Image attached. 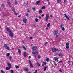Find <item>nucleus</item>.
Wrapping results in <instances>:
<instances>
[{
    "instance_id": "24",
    "label": "nucleus",
    "mask_w": 73,
    "mask_h": 73,
    "mask_svg": "<svg viewBox=\"0 0 73 73\" xmlns=\"http://www.w3.org/2000/svg\"><path fill=\"white\" fill-rule=\"evenodd\" d=\"M54 58V59H55V61H56V60H58V58H57V57H55Z\"/></svg>"
},
{
    "instance_id": "27",
    "label": "nucleus",
    "mask_w": 73,
    "mask_h": 73,
    "mask_svg": "<svg viewBox=\"0 0 73 73\" xmlns=\"http://www.w3.org/2000/svg\"><path fill=\"white\" fill-rule=\"evenodd\" d=\"M45 7L44 6L42 7V9H45Z\"/></svg>"
},
{
    "instance_id": "15",
    "label": "nucleus",
    "mask_w": 73,
    "mask_h": 73,
    "mask_svg": "<svg viewBox=\"0 0 73 73\" xmlns=\"http://www.w3.org/2000/svg\"><path fill=\"white\" fill-rule=\"evenodd\" d=\"M24 70L25 71H26V72H28V68L27 67H25V68H24Z\"/></svg>"
},
{
    "instance_id": "13",
    "label": "nucleus",
    "mask_w": 73,
    "mask_h": 73,
    "mask_svg": "<svg viewBox=\"0 0 73 73\" xmlns=\"http://www.w3.org/2000/svg\"><path fill=\"white\" fill-rule=\"evenodd\" d=\"M15 7H14V6H13L12 7V10L14 12H15Z\"/></svg>"
},
{
    "instance_id": "18",
    "label": "nucleus",
    "mask_w": 73,
    "mask_h": 73,
    "mask_svg": "<svg viewBox=\"0 0 73 73\" xmlns=\"http://www.w3.org/2000/svg\"><path fill=\"white\" fill-rule=\"evenodd\" d=\"M40 2H41L40 1H37L36 2V4L37 5H38L39 4H40Z\"/></svg>"
},
{
    "instance_id": "39",
    "label": "nucleus",
    "mask_w": 73,
    "mask_h": 73,
    "mask_svg": "<svg viewBox=\"0 0 73 73\" xmlns=\"http://www.w3.org/2000/svg\"><path fill=\"white\" fill-rule=\"evenodd\" d=\"M18 52H19V53H21V52L20 51V49H18Z\"/></svg>"
},
{
    "instance_id": "30",
    "label": "nucleus",
    "mask_w": 73,
    "mask_h": 73,
    "mask_svg": "<svg viewBox=\"0 0 73 73\" xmlns=\"http://www.w3.org/2000/svg\"><path fill=\"white\" fill-rule=\"evenodd\" d=\"M22 46H23V49H24L25 50H26V48H25V47L23 45Z\"/></svg>"
},
{
    "instance_id": "56",
    "label": "nucleus",
    "mask_w": 73,
    "mask_h": 73,
    "mask_svg": "<svg viewBox=\"0 0 73 73\" xmlns=\"http://www.w3.org/2000/svg\"><path fill=\"white\" fill-rule=\"evenodd\" d=\"M39 19H41V17L40 16H39Z\"/></svg>"
},
{
    "instance_id": "55",
    "label": "nucleus",
    "mask_w": 73,
    "mask_h": 73,
    "mask_svg": "<svg viewBox=\"0 0 73 73\" xmlns=\"http://www.w3.org/2000/svg\"><path fill=\"white\" fill-rule=\"evenodd\" d=\"M41 16L42 17H43V16H44V14H42L41 15Z\"/></svg>"
},
{
    "instance_id": "48",
    "label": "nucleus",
    "mask_w": 73,
    "mask_h": 73,
    "mask_svg": "<svg viewBox=\"0 0 73 73\" xmlns=\"http://www.w3.org/2000/svg\"><path fill=\"white\" fill-rule=\"evenodd\" d=\"M58 35H56V38H58Z\"/></svg>"
},
{
    "instance_id": "20",
    "label": "nucleus",
    "mask_w": 73,
    "mask_h": 73,
    "mask_svg": "<svg viewBox=\"0 0 73 73\" xmlns=\"http://www.w3.org/2000/svg\"><path fill=\"white\" fill-rule=\"evenodd\" d=\"M36 65L37 66H41V64H40V63L38 62L37 63Z\"/></svg>"
},
{
    "instance_id": "35",
    "label": "nucleus",
    "mask_w": 73,
    "mask_h": 73,
    "mask_svg": "<svg viewBox=\"0 0 73 73\" xmlns=\"http://www.w3.org/2000/svg\"><path fill=\"white\" fill-rule=\"evenodd\" d=\"M43 65H46V62H43Z\"/></svg>"
},
{
    "instance_id": "49",
    "label": "nucleus",
    "mask_w": 73,
    "mask_h": 73,
    "mask_svg": "<svg viewBox=\"0 0 73 73\" xmlns=\"http://www.w3.org/2000/svg\"><path fill=\"white\" fill-rule=\"evenodd\" d=\"M1 72L2 73H3V72H4V71H3V70H1Z\"/></svg>"
},
{
    "instance_id": "32",
    "label": "nucleus",
    "mask_w": 73,
    "mask_h": 73,
    "mask_svg": "<svg viewBox=\"0 0 73 73\" xmlns=\"http://www.w3.org/2000/svg\"><path fill=\"white\" fill-rule=\"evenodd\" d=\"M10 55V53H8L7 54V56H9Z\"/></svg>"
},
{
    "instance_id": "63",
    "label": "nucleus",
    "mask_w": 73,
    "mask_h": 73,
    "mask_svg": "<svg viewBox=\"0 0 73 73\" xmlns=\"http://www.w3.org/2000/svg\"><path fill=\"white\" fill-rule=\"evenodd\" d=\"M46 30H48V28H46Z\"/></svg>"
},
{
    "instance_id": "16",
    "label": "nucleus",
    "mask_w": 73,
    "mask_h": 73,
    "mask_svg": "<svg viewBox=\"0 0 73 73\" xmlns=\"http://www.w3.org/2000/svg\"><path fill=\"white\" fill-rule=\"evenodd\" d=\"M5 6H4V5L3 4H2V5H1V7L3 9H4V7Z\"/></svg>"
},
{
    "instance_id": "11",
    "label": "nucleus",
    "mask_w": 73,
    "mask_h": 73,
    "mask_svg": "<svg viewBox=\"0 0 73 73\" xmlns=\"http://www.w3.org/2000/svg\"><path fill=\"white\" fill-rule=\"evenodd\" d=\"M27 20V19H26L25 18L23 19V21L24 23H26V21Z\"/></svg>"
},
{
    "instance_id": "5",
    "label": "nucleus",
    "mask_w": 73,
    "mask_h": 73,
    "mask_svg": "<svg viewBox=\"0 0 73 73\" xmlns=\"http://www.w3.org/2000/svg\"><path fill=\"white\" fill-rule=\"evenodd\" d=\"M32 54H34L35 57H36V56L37 55V54H38V52H37V51H36L35 52H32Z\"/></svg>"
},
{
    "instance_id": "59",
    "label": "nucleus",
    "mask_w": 73,
    "mask_h": 73,
    "mask_svg": "<svg viewBox=\"0 0 73 73\" xmlns=\"http://www.w3.org/2000/svg\"><path fill=\"white\" fill-rule=\"evenodd\" d=\"M42 66H44V64H43L42 65Z\"/></svg>"
},
{
    "instance_id": "57",
    "label": "nucleus",
    "mask_w": 73,
    "mask_h": 73,
    "mask_svg": "<svg viewBox=\"0 0 73 73\" xmlns=\"http://www.w3.org/2000/svg\"><path fill=\"white\" fill-rule=\"evenodd\" d=\"M68 62L69 64H70V61H68Z\"/></svg>"
},
{
    "instance_id": "8",
    "label": "nucleus",
    "mask_w": 73,
    "mask_h": 73,
    "mask_svg": "<svg viewBox=\"0 0 73 73\" xmlns=\"http://www.w3.org/2000/svg\"><path fill=\"white\" fill-rule=\"evenodd\" d=\"M37 47L36 46H33L32 47V49L34 51V50H36V49H37Z\"/></svg>"
},
{
    "instance_id": "7",
    "label": "nucleus",
    "mask_w": 73,
    "mask_h": 73,
    "mask_svg": "<svg viewBox=\"0 0 73 73\" xmlns=\"http://www.w3.org/2000/svg\"><path fill=\"white\" fill-rule=\"evenodd\" d=\"M28 62L30 64V67H31V68H33V66L32 64V62H31L30 60H29Z\"/></svg>"
},
{
    "instance_id": "46",
    "label": "nucleus",
    "mask_w": 73,
    "mask_h": 73,
    "mask_svg": "<svg viewBox=\"0 0 73 73\" xmlns=\"http://www.w3.org/2000/svg\"><path fill=\"white\" fill-rule=\"evenodd\" d=\"M59 71L60 72H62V70H61V69H60Z\"/></svg>"
},
{
    "instance_id": "3",
    "label": "nucleus",
    "mask_w": 73,
    "mask_h": 73,
    "mask_svg": "<svg viewBox=\"0 0 73 73\" xmlns=\"http://www.w3.org/2000/svg\"><path fill=\"white\" fill-rule=\"evenodd\" d=\"M4 47H5V48L6 49H7L8 50H10V48H9L7 44H5L4 45Z\"/></svg>"
},
{
    "instance_id": "42",
    "label": "nucleus",
    "mask_w": 73,
    "mask_h": 73,
    "mask_svg": "<svg viewBox=\"0 0 73 73\" xmlns=\"http://www.w3.org/2000/svg\"><path fill=\"white\" fill-rule=\"evenodd\" d=\"M25 16H27V17H28V14H25Z\"/></svg>"
},
{
    "instance_id": "22",
    "label": "nucleus",
    "mask_w": 73,
    "mask_h": 73,
    "mask_svg": "<svg viewBox=\"0 0 73 73\" xmlns=\"http://www.w3.org/2000/svg\"><path fill=\"white\" fill-rule=\"evenodd\" d=\"M32 9L33 11H36V8L35 7H33Z\"/></svg>"
},
{
    "instance_id": "41",
    "label": "nucleus",
    "mask_w": 73,
    "mask_h": 73,
    "mask_svg": "<svg viewBox=\"0 0 73 73\" xmlns=\"http://www.w3.org/2000/svg\"><path fill=\"white\" fill-rule=\"evenodd\" d=\"M66 46H69V43H66Z\"/></svg>"
},
{
    "instance_id": "21",
    "label": "nucleus",
    "mask_w": 73,
    "mask_h": 73,
    "mask_svg": "<svg viewBox=\"0 0 73 73\" xmlns=\"http://www.w3.org/2000/svg\"><path fill=\"white\" fill-rule=\"evenodd\" d=\"M26 56L27 54H26V52L25 51L24 52V57H26Z\"/></svg>"
},
{
    "instance_id": "38",
    "label": "nucleus",
    "mask_w": 73,
    "mask_h": 73,
    "mask_svg": "<svg viewBox=\"0 0 73 73\" xmlns=\"http://www.w3.org/2000/svg\"><path fill=\"white\" fill-rule=\"evenodd\" d=\"M10 72L11 73H13V71L12 70H10Z\"/></svg>"
},
{
    "instance_id": "6",
    "label": "nucleus",
    "mask_w": 73,
    "mask_h": 73,
    "mask_svg": "<svg viewBox=\"0 0 73 73\" xmlns=\"http://www.w3.org/2000/svg\"><path fill=\"white\" fill-rule=\"evenodd\" d=\"M49 15L46 14V21H48V20H49Z\"/></svg>"
},
{
    "instance_id": "26",
    "label": "nucleus",
    "mask_w": 73,
    "mask_h": 73,
    "mask_svg": "<svg viewBox=\"0 0 73 73\" xmlns=\"http://www.w3.org/2000/svg\"><path fill=\"white\" fill-rule=\"evenodd\" d=\"M42 11L40 10L39 11V13H42Z\"/></svg>"
},
{
    "instance_id": "29",
    "label": "nucleus",
    "mask_w": 73,
    "mask_h": 73,
    "mask_svg": "<svg viewBox=\"0 0 73 73\" xmlns=\"http://www.w3.org/2000/svg\"><path fill=\"white\" fill-rule=\"evenodd\" d=\"M7 3L8 4H11V2L9 1H8L7 2Z\"/></svg>"
},
{
    "instance_id": "53",
    "label": "nucleus",
    "mask_w": 73,
    "mask_h": 73,
    "mask_svg": "<svg viewBox=\"0 0 73 73\" xmlns=\"http://www.w3.org/2000/svg\"><path fill=\"white\" fill-rule=\"evenodd\" d=\"M38 58L39 59L41 58V56H39L38 57Z\"/></svg>"
},
{
    "instance_id": "51",
    "label": "nucleus",
    "mask_w": 73,
    "mask_h": 73,
    "mask_svg": "<svg viewBox=\"0 0 73 73\" xmlns=\"http://www.w3.org/2000/svg\"><path fill=\"white\" fill-rule=\"evenodd\" d=\"M54 64L55 66H57V64L56 63H54Z\"/></svg>"
},
{
    "instance_id": "64",
    "label": "nucleus",
    "mask_w": 73,
    "mask_h": 73,
    "mask_svg": "<svg viewBox=\"0 0 73 73\" xmlns=\"http://www.w3.org/2000/svg\"><path fill=\"white\" fill-rule=\"evenodd\" d=\"M53 62H54V63H55V61H53Z\"/></svg>"
},
{
    "instance_id": "1",
    "label": "nucleus",
    "mask_w": 73,
    "mask_h": 73,
    "mask_svg": "<svg viewBox=\"0 0 73 73\" xmlns=\"http://www.w3.org/2000/svg\"><path fill=\"white\" fill-rule=\"evenodd\" d=\"M51 49L53 52H59V51H60V50H59L58 49H57L55 48H52Z\"/></svg>"
},
{
    "instance_id": "19",
    "label": "nucleus",
    "mask_w": 73,
    "mask_h": 73,
    "mask_svg": "<svg viewBox=\"0 0 73 73\" xmlns=\"http://www.w3.org/2000/svg\"><path fill=\"white\" fill-rule=\"evenodd\" d=\"M57 2L59 4H60L61 3V0H57Z\"/></svg>"
},
{
    "instance_id": "12",
    "label": "nucleus",
    "mask_w": 73,
    "mask_h": 73,
    "mask_svg": "<svg viewBox=\"0 0 73 73\" xmlns=\"http://www.w3.org/2000/svg\"><path fill=\"white\" fill-rule=\"evenodd\" d=\"M58 54L59 56L60 57H63V54H62V53H60L59 54Z\"/></svg>"
},
{
    "instance_id": "43",
    "label": "nucleus",
    "mask_w": 73,
    "mask_h": 73,
    "mask_svg": "<svg viewBox=\"0 0 73 73\" xmlns=\"http://www.w3.org/2000/svg\"><path fill=\"white\" fill-rule=\"evenodd\" d=\"M8 5L9 6V7H11V4H8Z\"/></svg>"
},
{
    "instance_id": "28",
    "label": "nucleus",
    "mask_w": 73,
    "mask_h": 73,
    "mask_svg": "<svg viewBox=\"0 0 73 73\" xmlns=\"http://www.w3.org/2000/svg\"><path fill=\"white\" fill-rule=\"evenodd\" d=\"M62 31H65V28H64V27H62Z\"/></svg>"
},
{
    "instance_id": "23",
    "label": "nucleus",
    "mask_w": 73,
    "mask_h": 73,
    "mask_svg": "<svg viewBox=\"0 0 73 73\" xmlns=\"http://www.w3.org/2000/svg\"><path fill=\"white\" fill-rule=\"evenodd\" d=\"M38 19L36 18L35 19V22H38Z\"/></svg>"
},
{
    "instance_id": "4",
    "label": "nucleus",
    "mask_w": 73,
    "mask_h": 73,
    "mask_svg": "<svg viewBox=\"0 0 73 73\" xmlns=\"http://www.w3.org/2000/svg\"><path fill=\"white\" fill-rule=\"evenodd\" d=\"M9 35L11 37H13V33L12 32V31L9 32Z\"/></svg>"
},
{
    "instance_id": "54",
    "label": "nucleus",
    "mask_w": 73,
    "mask_h": 73,
    "mask_svg": "<svg viewBox=\"0 0 73 73\" xmlns=\"http://www.w3.org/2000/svg\"><path fill=\"white\" fill-rule=\"evenodd\" d=\"M30 39H31V40H32V37H30Z\"/></svg>"
},
{
    "instance_id": "47",
    "label": "nucleus",
    "mask_w": 73,
    "mask_h": 73,
    "mask_svg": "<svg viewBox=\"0 0 73 73\" xmlns=\"http://www.w3.org/2000/svg\"><path fill=\"white\" fill-rule=\"evenodd\" d=\"M9 60H11V59H12V57H9Z\"/></svg>"
},
{
    "instance_id": "40",
    "label": "nucleus",
    "mask_w": 73,
    "mask_h": 73,
    "mask_svg": "<svg viewBox=\"0 0 73 73\" xmlns=\"http://www.w3.org/2000/svg\"><path fill=\"white\" fill-rule=\"evenodd\" d=\"M37 72V70H35V72L34 73H36Z\"/></svg>"
},
{
    "instance_id": "25",
    "label": "nucleus",
    "mask_w": 73,
    "mask_h": 73,
    "mask_svg": "<svg viewBox=\"0 0 73 73\" xmlns=\"http://www.w3.org/2000/svg\"><path fill=\"white\" fill-rule=\"evenodd\" d=\"M50 25V24L49 23L47 25V27H49Z\"/></svg>"
},
{
    "instance_id": "2",
    "label": "nucleus",
    "mask_w": 73,
    "mask_h": 73,
    "mask_svg": "<svg viewBox=\"0 0 73 73\" xmlns=\"http://www.w3.org/2000/svg\"><path fill=\"white\" fill-rule=\"evenodd\" d=\"M7 64L8 65V66H9V67H7L6 68V69L7 70H9V69H11V64H10L9 63H7Z\"/></svg>"
},
{
    "instance_id": "34",
    "label": "nucleus",
    "mask_w": 73,
    "mask_h": 73,
    "mask_svg": "<svg viewBox=\"0 0 73 73\" xmlns=\"http://www.w3.org/2000/svg\"><path fill=\"white\" fill-rule=\"evenodd\" d=\"M62 26H64V24H62L60 25V28H62Z\"/></svg>"
},
{
    "instance_id": "45",
    "label": "nucleus",
    "mask_w": 73,
    "mask_h": 73,
    "mask_svg": "<svg viewBox=\"0 0 73 73\" xmlns=\"http://www.w3.org/2000/svg\"><path fill=\"white\" fill-rule=\"evenodd\" d=\"M50 17L52 18L53 17V15H50Z\"/></svg>"
},
{
    "instance_id": "10",
    "label": "nucleus",
    "mask_w": 73,
    "mask_h": 73,
    "mask_svg": "<svg viewBox=\"0 0 73 73\" xmlns=\"http://www.w3.org/2000/svg\"><path fill=\"white\" fill-rule=\"evenodd\" d=\"M58 33V32L56 30L54 31V36H56V35H57Z\"/></svg>"
},
{
    "instance_id": "44",
    "label": "nucleus",
    "mask_w": 73,
    "mask_h": 73,
    "mask_svg": "<svg viewBox=\"0 0 73 73\" xmlns=\"http://www.w3.org/2000/svg\"><path fill=\"white\" fill-rule=\"evenodd\" d=\"M46 70V67H45L44 69V71H45Z\"/></svg>"
},
{
    "instance_id": "17",
    "label": "nucleus",
    "mask_w": 73,
    "mask_h": 73,
    "mask_svg": "<svg viewBox=\"0 0 73 73\" xmlns=\"http://www.w3.org/2000/svg\"><path fill=\"white\" fill-rule=\"evenodd\" d=\"M47 62H49V58H48V57H47L46 58V60Z\"/></svg>"
},
{
    "instance_id": "60",
    "label": "nucleus",
    "mask_w": 73,
    "mask_h": 73,
    "mask_svg": "<svg viewBox=\"0 0 73 73\" xmlns=\"http://www.w3.org/2000/svg\"><path fill=\"white\" fill-rule=\"evenodd\" d=\"M21 16V15H19V16H18V17H20Z\"/></svg>"
},
{
    "instance_id": "50",
    "label": "nucleus",
    "mask_w": 73,
    "mask_h": 73,
    "mask_svg": "<svg viewBox=\"0 0 73 73\" xmlns=\"http://www.w3.org/2000/svg\"><path fill=\"white\" fill-rule=\"evenodd\" d=\"M27 12H31V11L29 10H27Z\"/></svg>"
},
{
    "instance_id": "61",
    "label": "nucleus",
    "mask_w": 73,
    "mask_h": 73,
    "mask_svg": "<svg viewBox=\"0 0 73 73\" xmlns=\"http://www.w3.org/2000/svg\"><path fill=\"white\" fill-rule=\"evenodd\" d=\"M28 5V3H26V4L25 5Z\"/></svg>"
},
{
    "instance_id": "9",
    "label": "nucleus",
    "mask_w": 73,
    "mask_h": 73,
    "mask_svg": "<svg viewBox=\"0 0 73 73\" xmlns=\"http://www.w3.org/2000/svg\"><path fill=\"white\" fill-rule=\"evenodd\" d=\"M64 15L65 16V17L68 20H70V19H69V18L67 16V15H66V14H64Z\"/></svg>"
},
{
    "instance_id": "37",
    "label": "nucleus",
    "mask_w": 73,
    "mask_h": 73,
    "mask_svg": "<svg viewBox=\"0 0 73 73\" xmlns=\"http://www.w3.org/2000/svg\"><path fill=\"white\" fill-rule=\"evenodd\" d=\"M15 5H16V4H17V1L16 0H15Z\"/></svg>"
},
{
    "instance_id": "36",
    "label": "nucleus",
    "mask_w": 73,
    "mask_h": 73,
    "mask_svg": "<svg viewBox=\"0 0 73 73\" xmlns=\"http://www.w3.org/2000/svg\"><path fill=\"white\" fill-rule=\"evenodd\" d=\"M64 3H66V2H67V0H64Z\"/></svg>"
},
{
    "instance_id": "14",
    "label": "nucleus",
    "mask_w": 73,
    "mask_h": 73,
    "mask_svg": "<svg viewBox=\"0 0 73 73\" xmlns=\"http://www.w3.org/2000/svg\"><path fill=\"white\" fill-rule=\"evenodd\" d=\"M7 32H9L10 31H11V30L9 28H8V27L7 28Z\"/></svg>"
},
{
    "instance_id": "33",
    "label": "nucleus",
    "mask_w": 73,
    "mask_h": 73,
    "mask_svg": "<svg viewBox=\"0 0 73 73\" xmlns=\"http://www.w3.org/2000/svg\"><path fill=\"white\" fill-rule=\"evenodd\" d=\"M15 68L16 69H18V68H19V66H16Z\"/></svg>"
},
{
    "instance_id": "52",
    "label": "nucleus",
    "mask_w": 73,
    "mask_h": 73,
    "mask_svg": "<svg viewBox=\"0 0 73 73\" xmlns=\"http://www.w3.org/2000/svg\"><path fill=\"white\" fill-rule=\"evenodd\" d=\"M62 62V60H61V61H59V62H58V63H61V62Z\"/></svg>"
},
{
    "instance_id": "62",
    "label": "nucleus",
    "mask_w": 73,
    "mask_h": 73,
    "mask_svg": "<svg viewBox=\"0 0 73 73\" xmlns=\"http://www.w3.org/2000/svg\"><path fill=\"white\" fill-rule=\"evenodd\" d=\"M47 1L48 2H49V0H47Z\"/></svg>"
},
{
    "instance_id": "58",
    "label": "nucleus",
    "mask_w": 73,
    "mask_h": 73,
    "mask_svg": "<svg viewBox=\"0 0 73 73\" xmlns=\"http://www.w3.org/2000/svg\"><path fill=\"white\" fill-rule=\"evenodd\" d=\"M29 58H31V56H29Z\"/></svg>"
},
{
    "instance_id": "31",
    "label": "nucleus",
    "mask_w": 73,
    "mask_h": 73,
    "mask_svg": "<svg viewBox=\"0 0 73 73\" xmlns=\"http://www.w3.org/2000/svg\"><path fill=\"white\" fill-rule=\"evenodd\" d=\"M66 48H67V49H69V46H66Z\"/></svg>"
}]
</instances>
